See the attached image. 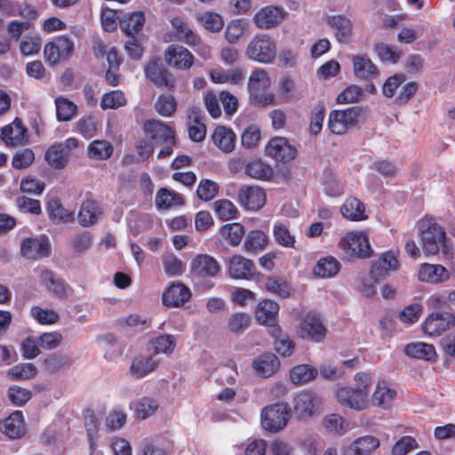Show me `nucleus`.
<instances>
[{
	"instance_id": "052dcab7",
	"label": "nucleus",
	"mask_w": 455,
	"mask_h": 455,
	"mask_svg": "<svg viewBox=\"0 0 455 455\" xmlns=\"http://www.w3.org/2000/svg\"><path fill=\"white\" fill-rule=\"evenodd\" d=\"M57 118L59 121H69L76 111V106L68 99L59 97L55 100Z\"/></svg>"
},
{
	"instance_id": "9b49d317",
	"label": "nucleus",
	"mask_w": 455,
	"mask_h": 455,
	"mask_svg": "<svg viewBox=\"0 0 455 455\" xmlns=\"http://www.w3.org/2000/svg\"><path fill=\"white\" fill-rule=\"evenodd\" d=\"M320 404V397L309 391L299 393L293 400L294 412L301 419L311 418Z\"/></svg>"
},
{
	"instance_id": "680f3d73",
	"label": "nucleus",
	"mask_w": 455,
	"mask_h": 455,
	"mask_svg": "<svg viewBox=\"0 0 455 455\" xmlns=\"http://www.w3.org/2000/svg\"><path fill=\"white\" fill-rule=\"evenodd\" d=\"M177 108V102L172 95L163 94L156 102V110L163 116H172Z\"/></svg>"
},
{
	"instance_id": "f03ea898",
	"label": "nucleus",
	"mask_w": 455,
	"mask_h": 455,
	"mask_svg": "<svg viewBox=\"0 0 455 455\" xmlns=\"http://www.w3.org/2000/svg\"><path fill=\"white\" fill-rule=\"evenodd\" d=\"M270 84V78L265 69L257 68L251 72L248 80L251 104L263 108L275 103V95L271 92H265Z\"/></svg>"
},
{
	"instance_id": "4d7b16f0",
	"label": "nucleus",
	"mask_w": 455,
	"mask_h": 455,
	"mask_svg": "<svg viewBox=\"0 0 455 455\" xmlns=\"http://www.w3.org/2000/svg\"><path fill=\"white\" fill-rule=\"evenodd\" d=\"M70 364L71 360L67 355L60 354L50 355L44 361V369L51 373L60 371Z\"/></svg>"
},
{
	"instance_id": "a211bd4d",
	"label": "nucleus",
	"mask_w": 455,
	"mask_h": 455,
	"mask_svg": "<svg viewBox=\"0 0 455 455\" xmlns=\"http://www.w3.org/2000/svg\"><path fill=\"white\" fill-rule=\"evenodd\" d=\"M220 270L217 259L207 254H199L191 262L192 274L200 277H213Z\"/></svg>"
},
{
	"instance_id": "864d4df0",
	"label": "nucleus",
	"mask_w": 455,
	"mask_h": 455,
	"mask_svg": "<svg viewBox=\"0 0 455 455\" xmlns=\"http://www.w3.org/2000/svg\"><path fill=\"white\" fill-rule=\"evenodd\" d=\"M93 243V235L89 231H83L76 234L71 241L70 245L72 249L78 253H84L88 251Z\"/></svg>"
},
{
	"instance_id": "c85d7f7f",
	"label": "nucleus",
	"mask_w": 455,
	"mask_h": 455,
	"mask_svg": "<svg viewBox=\"0 0 455 455\" xmlns=\"http://www.w3.org/2000/svg\"><path fill=\"white\" fill-rule=\"evenodd\" d=\"M190 296L189 289L184 284H172L164 293L163 302L168 307H179L187 302Z\"/></svg>"
},
{
	"instance_id": "f257e3e1",
	"label": "nucleus",
	"mask_w": 455,
	"mask_h": 455,
	"mask_svg": "<svg viewBox=\"0 0 455 455\" xmlns=\"http://www.w3.org/2000/svg\"><path fill=\"white\" fill-rule=\"evenodd\" d=\"M418 228L425 254L436 255L442 250L446 257L450 256L445 230L435 219L424 217L419 221Z\"/></svg>"
},
{
	"instance_id": "dca6fc26",
	"label": "nucleus",
	"mask_w": 455,
	"mask_h": 455,
	"mask_svg": "<svg viewBox=\"0 0 455 455\" xmlns=\"http://www.w3.org/2000/svg\"><path fill=\"white\" fill-rule=\"evenodd\" d=\"M204 116L199 108L192 107L188 110V132L189 139L195 142H201L206 136V125Z\"/></svg>"
},
{
	"instance_id": "b1692460",
	"label": "nucleus",
	"mask_w": 455,
	"mask_h": 455,
	"mask_svg": "<svg viewBox=\"0 0 455 455\" xmlns=\"http://www.w3.org/2000/svg\"><path fill=\"white\" fill-rule=\"evenodd\" d=\"M328 24L335 29V37L341 44H348L353 36L352 22L344 15H332L328 18Z\"/></svg>"
},
{
	"instance_id": "393cba45",
	"label": "nucleus",
	"mask_w": 455,
	"mask_h": 455,
	"mask_svg": "<svg viewBox=\"0 0 455 455\" xmlns=\"http://www.w3.org/2000/svg\"><path fill=\"white\" fill-rule=\"evenodd\" d=\"M449 277L448 270L444 267L435 264L424 263L420 266L418 273L419 280L431 283H443Z\"/></svg>"
},
{
	"instance_id": "4468645a",
	"label": "nucleus",
	"mask_w": 455,
	"mask_h": 455,
	"mask_svg": "<svg viewBox=\"0 0 455 455\" xmlns=\"http://www.w3.org/2000/svg\"><path fill=\"white\" fill-rule=\"evenodd\" d=\"M164 58L169 66L182 70L190 68L194 62L193 54L179 44L169 45L164 52Z\"/></svg>"
},
{
	"instance_id": "7c9ffc66",
	"label": "nucleus",
	"mask_w": 455,
	"mask_h": 455,
	"mask_svg": "<svg viewBox=\"0 0 455 455\" xmlns=\"http://www.w3.org/2000/svg\"><path fill=\"white\" fill-rule=\"evenodd\" d=\"M145 23V17L142 12L125 13L119 19L122 31L128 36H132L141 30Z\"/></svg>"
},
{
	"instance_id": "20e7f679",
	"label": "nucleus",
	"mask_w": 455,
	"mask_h": 455,
	"mask_svg": "<svg viewBox=\"0 0 455 455\" xmlns=\"http://www.w3.org/2000/svg\"><path fill=\"white\" fill-rule=\"evenodd\" d=\"M260 418L262 427L267 431L275 433L287 425L291 418V409L285 403H276L264 407Z\"/></svg>"
},
{
	"instance_id": "ea45409f",
	"label": "nucleus",
	"mask_w": 455,
	"mask_h": 455,
	"mask_svg": "<svg viewBox=\"0 0 455 455\" xmlns=\"http://www.w3.org/2000/svg\"><path fill=\"white\" fill-rule=\"evenodd\" d=\"M404 352L408 356L426 361H432L436 357L435 347L423 342L408 344Z\"/></svg>"
},
{
	"instance_id": "a19ab883",
	"label": "nucleus",
	"mask_w": 455,
	"mask_h": 455,
	"mask_svg": "<svg viewBox=\"0 0 455 455\" xmlns=\"http://www.w3.org/2000/svg\"><path fill=\"white\" fill-rule=\"evenodd\" d=\"M396 392L390 388L386 381H379L372 395L373 404L387 409L395 397Z\"/></svg>"
},
{
	"instance_id": "de8ad7c7",
	"label": "nucleus",
	"mask_w": 455,
	"mask_h": 455,
	"mask_svg": "<svg viewBox=\"0 0 455 455\" xmlns=\"http://www.w3.org/2000/svg\"><path fill=\"white\" fill-rule=\"evenodd\" d=\"M316 369L309 364H300L293 367L290 371V379L292 383L301 385L315 378Z\"/></svg>"
},
{
	"instance_id": "2f4dec72",
	"label": "nucleus",
	"mask_w": 455,
	"mask_h": 455,
	"mask_svg": "<svg viewBox=\"0 0 455 455\" xmlns=\"http://www.w3.org/2000/svg\"><path fill=\"white\" fill-rule=\"evenodd\" d=\"M340 212L346 219L354 221L364 220L368 218L365 214L364 204L353 196L346 199L340 208Z\"/></svg>"
},
{
	"instance_id": "bf43d9fd",
	"label": "nucleus",
	"mask_w": 455,
	"mask_h": 455,
	"mask_svg": "<svg viewBox=\"0 0 455 455\" xmlns=\"http://www.w3.org/2000/svg\"><path fill=\"white\" fill-rule=\"evenodd\" d=\"M267 243V236L260 230L249 232L244 242V249L247 251H256L263 249Z\"/></svg>"
},
{
	"instance_id": "8fccbe9b",
	"label": "nucleus",
	"mask_w": 455,
	"mask_h": 455,
	"mask_svg": "<svg viewBox=\"0 0 455 455\" xmlns=\"http://www.w3.org/2000/svg\"><path fill=\"white\" fill-rule=\"evenodd\" d=\"M323 426L326 431L343 435L348 429V423L339 414L331 413L323 419Z\"/></svg>"
},
{
	"instance_id": "69168bd1",
	"label": "nucleus",
	"mask_w": 455,
	"mask_h": 455,
	"mask_svg": "<svg viewBox=\"0 0 455 455\" xmlns=\"http://www.w3.org/2000/svg\"><path fill=\"white\" fill-rule=\"evenodd\" d=\"M363 97V90L357 85L347 87L337 97V102L339 104H350L360 101Z\"/></svg>"
},
{
	"instance_id": "1a4fd4ad",
	"label": "nucleus",
	"mask_w": 455,
	"mask_h": 455,
	"mask_svg": "<svg viewBox=\"0 0 455 455\" xmlns=\"http://www.w3.org/2000/svg\"><path fill=\"white\" fill-rule=\"evenodd\" d=\"M342 248L348 256L366 258L371 253L367 236L362 232H351L342 240Z\"/></svg>"
},
{
	"instance_id": "c756f323",
	"label": "nucleus",
	"mask_w": 455,
	"mask_h": 455,
	"mask_svg": "<svg viewBox=\"0 0 455 455\" xmlns=\"http://www.w3.org/2000/svg\"><path fill=\"white\" fill-rule=\"evenodd\" d=\"M379 440L373 435H363L355 439L347 448V455H370L379 447Z\"/></svg>"
},
{
	"instance_id": "72a5a7b5",
	"label": "nucleus",
	"mask_w": 455,
	"mask_h": 455,
	"mask_svg": "<svg viewBox=\"0 0 455 455\" xmlns=\"http://www.w3.org/2000/svg\"><path fill=\"white\" fill-rule=\"evenodd\" d=\"M214 145L225 153H230L235 149V134L224 126H218L212 136Z\"/></svg>"
},
{
	"instance_id": "a18cd8bd",
	"label": "nucleus",
	"mask_w": 455,
	"mask_h": 455,
	"mask_svg": "<svg viewBox=\"0 0 455 455\" xmlns=\"http://www.w3.org/2000/svg\"><path fill=\"white\" fill-rule=\"evenodd\" d=\"M84 419L90 447L93 451L96 445L94 439L98 435L100 419L91 409H87L84 411Z\"/></svg>"
},
{
	"instance_id": "c03bdc74",
	"label": "nucleus",
	"mask_w": 455,
	"mask_h": 455,
	"mask_svg": "<svg viewBox=\"0 0 455 455\" xmlns=\"http://www.w3.org/2000/svg\"><path fill=\"white\" fill-rule=\"evenodd\" d=\"M220 236L231 246H236L241 243L244 235V228L242 224L235 222L226 224L220 230Z\"/></svg>"
},
{
	"instance_id": "f3484780",
	"label": "nucleus",
	"mask_w": 455,
	"mask_h": 455,
	"mask_svg": "<svg viewBox=\"0 0 455 455\" xmlns=\"http://www.w3.org/2000/svg\"><path fill=\"white\" fill-rule=\"evenodd\" d=\"M285 16L282 8L276 6H266L261 8L253 17L256 26L261 29H269L278 25Z\"/></svg>"
},
{
	"instance_id": "4be33fe9",
	"label": "nucleus",
	"mask_w": 455,
	"mask_h": 455,
	"mask_svg": "<svg viewBox=\"0 0 455 455\" xmlns=\"http://www.w3.org/2000/svg\"><path fill=\"white\" fill-rule=\"evenodd\" d=\"M49 251V243L43 238H26L21 242V255L29 259L48 256Z\"/></svg>"
},
{
	"instance_id": "3c124183",
	"label": "nucleus",
	"mask_w": 455,
	"mask_h": 455,
	"mask_svg": "<svg viewBox=\"0 0 455 455\" xmlns=\"http://www.w3.org/2000/svg\"><path fill=\"white\" fill-rule=\"evenodd\" d=\"M113 146L107 140H94L88 147V154L92 158L105 160L111 156Z\"/></svg>"
},
{
	"instance_id": "a878e982",
	"label": "nucleus",
	"mask_w": 455,
	"mask_h": 455,
	"mask_svg": "<svg viewBox=\"0 0 455 455\" xmlns=\"http://www.w3.org/2000/svg\"><path fill=\"white\" fill-rule=\"evenodd\" d=\"M0 429L10 438H19L26 432L23 414L20 411L12 412L0 425Z\"/></svg>"
},
{
	"instance_id": "0eeeda50",
	"label": "nucleus",
	"mask_w": 455,
	"mask_h": 455,
	"mask_svg": "<svg viewBox=\"0 0 455 455\" xmlns=\"http://www.w3.org/2000/svg\"><path fill=\"white\" fill-rule=\"evenodd\" d=\"M228 275L235 280H251L257 274L253 261L242 255H233L226 260Z\"/></svg>"
},
{
	"instance_id": "6e6552de",
	"label": "nucleus",
	"mask_w": 455,
	"mask_h": 455,
	"mask_svg": "<svg viewBox=\"0 0 455 455\" xmlns=\"http://www.w3.org/2000/svg\"><path fill=\"white\" fill-rule=\"evenodd\" d=\"M455 326V315L446 311L430 314L423 323V331L429 336H440Z\"/></svg>"
},
{
	"instance_id": "37998d69",
	"label": "nucleus",
	"mask_w": 455,
	"mask_h": 455,
	"mask_svg": "<svg viewBox=\"0 0 455 455\" xmlns=\"http://www.w3.org/2000/svg\"><path fill=\"white\" fill-rule=\"evenodd\" d=\"M339 268L340 265L335 258L326 257L318 260L314 274L321 278H331L339 273Z\"/></svg>"
},
{
	"instance_id": "79ce46f5",
	"label": "nucleus",
	"mask_w": 455,
	"mask_h": 455,
	"mask_svg": "<svg viewBox=\"0 0 455 455\" xmlns=\"http://www.w3.org/2000/svg\"><path fill=\"white\" fill-rule=\"evenodd\" d=\"M157 361L152 356H140L135 358L131 365V373L136 379H141L157 367Z\"/></svg>"
},
{
	"instance_id": "13d9d810",
	"label": "nucleus",
	"mask_w": 455,
	"mask_h": 455,
	"mask_svg": "<svg viewBox=\"0 0 455 455\" xmlns=\"http://www.w3.org/2000/svg\"><path fill=\"white\" fill-rule=\"evenodd\" d=\"M375 52L379 58L384 62L396 63L401 57V51L395 47L384 43H379L375 45Z\"/></svg>"
},
{
	"instance_id": "9d476101",
	"label": "nucleus",
	"mask_w": 455,
	"mask_h": 455,
	"mask_svg": "<svg viewBox=\"0 0 455 455\" xmlns=\"http://www.w3.org/2000/svg\"><path fill=\"white\" fill-rule=\"evenodd\" d=\"M145 75L157 87L172 90L175 86V78L159 60H153L145 67Z\"/></svg>"
},
{
	"instance_id": "c9c22d12",
	"label": "nucleus",
	"mask_w": 455,
	"mask_h": 455,
	"mask_svg": "<svg viewBox=\"0 0 455 455\" xmlns=\"http://www.w3.org/2000/svg\"><path fill=\"white\" fill-rule=\"evenodd\" d=\"M70 155L64 148L61 143L52 145L45 153V160L50 166L60 170L64 168L69 159Z\"/></svg>"
},
{
	"instance_id": "2eb2a0df",
	"label": "nucleus",
	"mask_w": 455,
	"mask_h": 455,
	"mask_svg": "<svg viewBox=\"0 0 455 455\" xmlns=\"http://www.w3.org/2000/svg\"><path fill=\"white\" fill-rule=\"evenodd\" d=\"M336 399L342 406L355 411H363L369 407V399L365 398V393L354 391L350 387L338 389Z\"/></svg>"
},
{
	"instance_id": "473e14b6",
	"label": "nucleus",
	"mask_w": 455,
	"mask_h": 455,
	"mask_svg": "<svg viewBox=\"0 0 455 455\" xmlns=\"http://www.w3.org/2000/svg\"><path fill=\"white\" fill-rule=\"evenodd\" d=\"M40 280L46 289L57 298L64 299L67 297L65 282L55 275L48 269H44L40 274Z\"/></svg>"
},
{
	"instance_id": "cd10ccee",
	"label": "nucleus",
	"mask_w": 455,
	"mask_h": 455,
	"mask_svg": "<svg viewBox=\"0 0 455 455\" xmlns=\"http://www.w3.org/2000/svg\"><path fill=\"white\" fill-rule=\"evenodd\" d=\"M353 71L356 77L368 79L378 74V68L367 54H357L352 57Z\"/></svg>"
},
{
	"instance_id": "ddd939ff",
	"label": "nucleus",
	"mask_w": 455,
	"mask_h": 455,
	"mask_svg": "<svg viewBox=\"0 0 455 455\" xmlns=\"http://www.w3.org/2000/svg\"><path fill=\"white\" fill-rule=\"evenodd\" d=\"M238 202L247 210L258 211L266 203V194L258 186H243L239 189Z\"/></svg>"
},
{
	"instance_id": "412c9836",
	"label": "nucleus",
	"mask_w": 455,
	"mask_h": 455,
	"mask_svg": "<svg viewBox=\"0 0 455 455\" xmlns=\"http://www.w3.org/2000/svg\"><path fill=\"white\" fill-rule=\"evenodd\" d=\"M26 132L21 121L16 118L12 124L1 129L0 137L7 147H17L27 141Z\"/></svg>"
},
{
	"instance_id": "5fc2aeb1",
	"label": "nucleus",
	"mask_w": 455,
	"mask_h": 455,
	"mask_svg": "<svg viewBox=\"0 0 455 455\" xmlns=\"http://www.w3.org/2000/svg\"><path fill=\"white\" fill-rule=\"evenodd\" d=\"M126 105V99L122 91L115 90L102 96L100 107L102 109H116Z\"/></svg>"
},
{
	"instance_id": "bb28decb",
	"label": "nucleus",
	"mask_w": 455,
	"mask_h": 455,
	"mask_svg": "<svg viewBox=\"0 0 455 455\" xmlns=\"http://www.w3.org/2000/svg\"><path fill=\"white\" fill-rule=\"evenodd\" d=\"M102 215V209L100 204L92 200L84 201L78 212V222L83 227L94 225Z\"/></svg>"
},
{
	"instance_id": "338daca9",
	"label": "nucleus",
	"mask_w": 455,
	"mask_h": 455,
	"mask_svg": "<svg viewBox=\"0 0 455 455\" xmlns=\"http://www.w3.org/2000/svg\"><path fill=\"white\" fill-rule=\"evenodd\" d=\"M163 265L165 273L170 276H177L183 273L182 261L173 254L163 255Z\"/></svg>"
},
{
	"instance_id": "f8f14e48",
	"label": "nucleus",
	"mask_w": 455,
	"mask_h": 455,
	"mask_svg": "<svg viewBox=\"0 0 455 455\" xmlns=\"http://www.w3.org/2000/svg\"><path fill=\"white\" fill-rule=\"evenodd\" d=\"M266 154L276 161L287 163L295 158L297 149L286 138L275 137L267 145Z\"/></svg>"
},
{
	"instance_id": "7ed1b4c3",
	"label": "nucleus",
	"mask_w": 455,
	"mask_h": 455,
	"mask_svg": "<svg viewBox=\"0 0 455 455\" xmlns=\"http://www.w3.org/2000/svg\"><path fill=\"white\" fill-rule=\"evenodd\" d=\"M246 56L259 63H271L276 56L274 40L267 34H258L252 37L245 50Z\"/></svg>"
},
{
	"instance_id": "6e6d98bb",
	"label": "nucleus",
	"mask_w": 455,
	"mask_h": 455,
	"mask_svg": "<svg viewBox=\"0 0 455 455\" xmlns=\"http://www.w3.org/2000/svg\"><path fill=\"white\" fill-rule=\"evenodd\" d=\"M251 323V316L246 313H235L233 314L228 323V331L235 334L243 332Z\"/></svg>"
},
{
	"instance_id": "09e8293b",
	"label": "nucleus",
	"mask_w": 455,
	"mask_h": 455,
	"mask_svg": "<svg viewBox=\"0 0 455 455\" xmlns=\"http://www.w3.org/2000/svg\"><path fill=\"white\" fill-rule=\"evenodd\" d=\"M36 373V367L33 363H26L10 368L7 376L12 380H27L34 378Z\"/></svg>"
},
{
	"instance_id": "423d86ee",
	"label": "nucleus",
	"mask_w": 455,
	"mask_h": 455,
	"mask_svg": "<svg viewBox=\"0 0 455 455\" xmlns=\"http://www.w3.org/2000/svg\"><path fill=\"white\" fill-rule=\"evenodd\" d=\"M326 331L320 315L315 312L307 313L298 329V334L301 339L313 342H321L324 339Z\"/></svg>"
},
{
	"instance_id": "58836bf2",
	"label": "nucleus",
	"mask_w": 455,
	"mask_h": 455,
	"mask_svg": "<svg viewBox=\"0 0 455 455\" xmlns=\"http://www.w3.org/2000/svg\"><path fill=\"white\" fill-rule=\"evenodd\" d=\"M131 407L136 418L146 419L156 413L159 408V403L154 398L145 396L134 401Z\"/></svg>"
},
{
	"instance_id": "603ef678",
	"label": "nucleus",
	"mask_w": 455,
	"mask_h": 455,
	"mask_svg": "<svg viewBox=\"0 0 455 455\" xmlns=\"http://www.w3.org/2000/svg\"><path fill=\"white\" fill-rule=\"evenodd\" d=\"M151 346L155 354L170 355L176 347V339L171 334L160 335L151 341Z\"/></svg>"
},
{
	"instance_id": "e433bc0d",
	"label": "nucleus",
	"mask_w": 455,
	"mask_h": 455,
	"mask_svg": "<svg viewBox=\"0 0 455 455\" xmlns=\"http://www.w3.org/2000/svg\"><path fill=\"white\" fill-rule=\"evenodd\" d=\"M184 204L183 196L167 188H160L156 196V205L160 210H168Z\"/></svg>"
},
{
	"instance_id": "0e129e2a",
	"label": "nucleus",
	"mask_w": 455,
	"mask_h": 455,
	"mask_svg": "<svg viewBox=\"0 0 455 455\" xmlns=\"http://www.w3.org/2000/svg\"><path fill=\"white\" fill-rule=\"evenodd\" d=\"M246 29V23L242 20H231L225 31V37L229 44H235Z\"/></svg>"
},
{
	"instance_id": "49530a36",
	"label": "nucleus",
	"mask_w": 455,
	"mask_h": 455,
	"mask_svg": "<svg viewBox=\"0 0 455 455\" xmlns=\"http://www.w3.org/2000/svg\"><path fill=\"white\" fill-rule=\"evenodd\" d=\"M245 173L253 179L267 180L272 177L273 170L260 159H255L246 165Z\"/></svg>"
},
{
	"instance_id": "6ab92c4d",
	"label": "nucleus",
	"mask_w": 455,
	"mask_h": 455,
	"mask_svg": "<svg viewBox=\"0 0 455 455\" xmlns=\"http://www.w3.org/2000/svg\"><path fill=\"white\" fill-rule=\"evenodd\" d=\"M399 267V261L392 251L383 253L379 259L375 261L371 268V275L375 281L384 279L389 271H395Z\"/></svg>"
},
{
	"instance_id": "5701e85b",
	"label": "nucleus",
	"mask_w": 455,
	"mask_h": 455,
	"mask_svg": "<svg viewBox=\"0 0 455 455\" xmlns=\"http://www.w3.org/2000/svg\"><path fill=\"white\" fill-rule=\"evenodd\" d=\"M280 367L278 357L272 353H266L252 362V368L256 373L263 378H268L274 375Z\"/></svg>"
},
{
	"instance_id": "39448f33",
	"label": "nucleus",
	"mask_w": 455,
	"mask_h": 455,
	"mask_svg": "<svg viewBox=\"0 0 455 455\" xmlns=\"http://www.w3.org/2000/svg\"><path fill=\"white\" fill-rule=\"evenodd\" d=\"M361 108L351 107L344 110H333L329 115L328 127L331 133L341 135L356 125Z\"/></svg>"
},
{
	"instance_id": "774afa93",
	"label": "nucleus",
	"mask_w": 455,
	"mask_h": 455,
	"mask_svg": "<svg viewBox=\"0 0 455 455\" xmlns=\"http://www.w3.org/2000/svg\"><path fill=\"white\" fill-rule=\"evenodd\" d=\"M31 396L32 393L30 390L19 386H12L8 389V398L11 403L16 406L26 404L30 400Z\"/></svg>"
},
{
	"instance_id": "aec40b11",
	"label": "nucleus",
	"mask_w": 455,
	"mask_h": 455,
	"mask_svg": "<svg viewBox=\"0 0 455 455\" xmlns=\"http://www.w3.org/2000/svg\"><path fill=\"white\" fill-rule=\"evenodd\" d=\"M144 131L156 143L175 144L174 132L160 121H147L144 124Z\"/></svg>"
},
{
	"instance_id": "e2e57ef3",
	"label": "nucleus",
	"mask_w": 455,
	"mask_h": 455,
	"mask_svg": "<svg viewBox=\"0 0 455 455\" xmlns=\"http://www.w3.org/2000/svg\"><path fill=\"white\" fill-rule=\"evenodd\" d=\"M47 212L52 219L63 222L71 221L74 218L73 212L65 209L56 199L51 200L48 203Z\"/></svg>"
},
{
	"instance_id": "4c0bfd02",
	"label": "nucleus",
	"mask_w": 455,
	"mask_h": 455,
	"mask_svg": "<svg viewBox=\"0 0 455 455\" xmlns=\"http://www.w3.org/2000/svg\"><path fill=\"white\" fill-rule=\"evenodd\" d=\"M172 25L173 27L175 36L180 41L188 45H196L199 44V36L193 32V30L181 18H173L172 20Z\"/></svg>"
},
{
	"instance_id": "f704fd0d",
	"label": "nucleus",
	"mask_w": 455,
	"mask_h": 455,
	"mask_svg": "<svg viewBox=\"0 0 455 455\" xmlns=\"http://www.w3.org/2000/svg\"><path fill=\"white\" fill-rule=\"evenodd\" d=\"M279 312V306L271 299H265L259 303L255 310V319L260 324H267L276 321Z\"/></svg>"
}]
</instances>
